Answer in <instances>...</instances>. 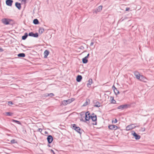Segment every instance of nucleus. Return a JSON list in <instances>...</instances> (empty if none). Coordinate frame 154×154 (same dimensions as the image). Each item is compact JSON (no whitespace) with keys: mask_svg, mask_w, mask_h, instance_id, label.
<instances>
[{"mask_svg":"<svg viewBox=\"0 0 154 154\" xmlns=\"http://www.w3.org/2000/svg\"><path fill=\"white\" fill-rule=\"evenodd\" d=\"M86 57H85L82 59V62L84 63H86L88 62V60Z\"/></svg>","mask_w":154,"mask_h":154,"instance_id":"nucleus-17","label":"nucleus"},{"mask_svg":"<svg viewBox=\"0 0 154 154\" xmlns=\"http://www.w3.org/2000/svg\"><path fill=\"white\" fill-rule=\"evenodd\" d=\"M132 134L134 137L135 139L136 140L139 139L140 137V136L139 135L137 134L135 132H134V131H133L132 132Z\"/></svg>","mask_w":154,"mask_h":154,"instance_id":"nucleus-7","label":"nucleus"},{"mask_svg":"<svg viewBox=\"0 0 154 154\" xmlns=\"http://www.w3.org/2000/svg\"><path fill=\"white\" fill-rule=\"evenodd\" d=\"M82 78V77L81 75H78L77 77L76 81L78 82H80Z\"/></svg>","mask_w":154,"mask_h":154,"instance_id":"nucleus-13","label":"nucleus"},{"mask_svg":"<svg viewBox=\"0 0 154 154\" xmlns=\"http://www.w3.org/2000/svg\"><path fill=\"white\" fill-rule=\"evenodd\" d=\"M112 89L114 90V89H116V88L115 87V86L114 85H113L112 86Z\"/></svg>","mask_w":154,"mask_h":154,"instance_id":"nucleus-41","label":"nucleus"},{"mask_svg":"<svg viewBox=\"0 0 154 154\" xmlns=\"http://www.w3.org/2000/svg\"><path fill=\"white\" fill-rule=\"evenodd\" d=\"M96 123L95 124V125H96Z\"/></svg>","mask_w":154,"mask_h":154,"instance_id":"nucleus-46","label":"nucleus"},{"mask_svg":"<svg viewBox=\"0 0 154 154\" xmlns=\"http://www.w3.org/2000/svg\"><path fill=\"white\" fill-rule=\"evenodd\" d=\"M13 2V1L12 0H7L6 1V4L9 6H11Z\"/></svg>","mask_w":154,"mask_h":154,"instance_id":"nucleus-10","label":"nucleus"},{"mask_svg":"<svg viewBox=\"0 0 154 154\" xmlns=\"http://www.w3.org/2000/svg\"><path fill=\"white\" fill-rule=\"evenodd\" d=\"M117 122V120L116 119H115L114 120L112 121V122H114L115 123H116Z\"/></svg>","mask_w":154,"mask_h":154,"instance_id":"nucleus-34","label":"nucleus"},{"mask_svg":"<svg viewBox=\"0 0 154 154\" xmlns=\"http://www.w3.org/2000/svg\"><path fill=\"white\" fill-rule=\"evenodd\" d=\"M85 113L84 112H82L80 113V115L81 116H83L84 115H85Z\"/></svg>","mask_w":154,"mask_h":154,"instance_id":"nucleus-33","label":"nucleus"},{"mask_svg":"<svg viewBox=\"0 0 154 154\" xmlns=\"http://www.w3.org/2000/svg\"><path fill=\"white\" fill-rule=\"evenodd\" d=\"M38 36V34L37 33H36L35 34H33V37H37Z\"/></svg>","mask_w":154,"mask_h":154,"instance_id":"nucleus-29","label":"nucleus"},{"mask_svg":"<svg viewBox=\"0 0 154 154\" xmlns=\"http://www.w3.org/2000/svg\"><path fill=\"white\" fill-rule=\"evenodd\" d=\"M89 99L87 100L86 102L83 104V106H85L87 105L89 102Z\"/></svg>","mask_w":154,"mask_h":154,"instance_id":"nucleus-24","label":"nucleus"},{"mask_svg":"<svg viewBox=\"0 0 154 154\" xmlns=\"http://www.w3.org/2000/svg\"><path fill=\"white\" fill-rule=\"evenodd\" d=\"M11 142L12 143H16V141L15 140L13 139L11 140Z\"/></svg>","mask_w":154,"mask_h":154,"instance_id":"nucleus-32","label":"nucleus"},{"mask_svg":"<svg viewBox=\"0 0 154 154\" xmlns=\"http://www.w3.org/2000/svg\"><path fill=\"white\" fill-rule=\"evenodd\" d=\"M94 42H91L90 44V46H92L94 45Z\"/></svg>","mask_w":154,"mask_h":154,"instance_id":"nucleus-38","label":"nucleus"},{"mask_svg":"<svg viewBox=\"0 0 154 154\" xmlns=\"http://www.w3.org/2000/svg\"><path fill=\"white\" fill-rule=\"evenodd\" d=\"M33 34H34V33L33 32H30V33H29V36H33Z\"/></svg>","mask_w":154,"mask_h":154,"instance_id":"nucleus-31","label":"nucleus"},{"mask_svg":"<svg viewBox=\"0 0 154 154\" xmlns=\"http://www.w3.org/2000/svg\"><path fill=\"white\" fill-rule=\"evenodd\" d=\"M92 120L94 122H96L97 120V118L96 115L91 116Z\"/></svg>","mask_w":154,"mask_h":154,"instance_id":"nucleus-14","label":"nucleus"},{"mask_svg":"<svg viewBox=\"0 0 154 154\" xmlns=\"http://www.w3.org/2000/svg\"><path fill=\"white\" fill-rule=\"evenodd\" d=\"M2 21L3 23L5 25H8L9 24V22L6 19H3L2 20Z\"/></svg>","mask_w":154,"mask_h":154,"instance_id":"nucleus-11","label":"nucleus"},{"mask_svg":"<svg viewBox=\"0 0 154 154\" xmlns=\"http://www.w3.org/2000/svg\"><path fill=\"white\" fill-rule=\"evenodd\" d=\"M13 121L15 122H16V123H17L18 124H20V122L19 121H18L17 120H13Z\"/></svg>","mask_w":154,"mask_h":154,"instance_id":"nucleus-30","label":"nucleus"},{"mask_svg":"<svg viewBox=\"0 0 154 154\" xmlns=\"http://www.w3.org/2000/svg\"><path fill=\"white\" fill-rule=\"evenodd\" d=\"M102 6H100L98 7L97 11L98 12L102 10Z\"/></svg>","mask_w":154,"mask_h":154,"instance_id":"nucleus-26","label":"nucleus"},{"mask_svg":"<svg viewBox=\"0 0 154 154\" xmlns=\"http://www.w3.org/2000/svg\"><path fill=\"white\" fill-rule=\"evenodd\" d=\"M134 74L137 79L142 81H145L146 78L143 75H140L138 72L135 71Z\"/></svg>","mask_w":154,"mask_h":154,"instance_id":"nucleus-1","label":"nucleus"},{"mask_svg":"<svg viewBox=\"0 0 154 154\" xmlns=\"http://www.w3.org/2000/svg\"><path fill=\"white\" fill-rule=\"evenodd\" d=\"M25 56V55L24 53H20L18 54V56L19 57H24Z\"/></svg>","mask_w":154,"mask_h":154,"instance_id":"nucleus-21","label":"nucleus"},{"mask_svg":"<svg viewBox=\"0 0 154 154\" xmlns=\"http://www.w3.org/2000/svg\"><path fill=\"white\" fill-rule=\"evenodd\" d=\"M8 105L10 106L11 105L13 104L12 102L11 101H8Z\"/></svg>","mask_w":154,"mask_h":154,"instance_id":"nucleus-36","label":"nucleus"},{"mask_svg":"<svg viewBox=\"0 0 154 154\" xmlns=\"http://www.w3.org/2000/svg\"><path fill=\"white\" fill-rule=\"evenodd\" d=\"M109 128L112 130H116L118 129V127L114 125H110L108 126Z\"/></svg>","mask_w":154,"mask_h":154,"instance_id":"nucleus-8","label":"nucleus"},{"mask_svg":"<svg viewBox=\"0 0 154 154\" xmlns=\"http://www.w3.org/2000/svg\"><path fill=\"white\" fill-rule=\"evenodd\" d=\"M49 53V51L47 50H45L44 52V57L46 58Z\"/></svg>","mask_w":154,"mask_h":154,"instance_id":"nucleus-16","label":"nucleus"},{"mask_svg":"<svg viewBox=\"0 0 154 154\" xmlns=\"http://www.w3.org/2000/svg\"><path fill=\"white\" fill-rule=\"evenodd\" d=\"M73 99H68L66 100H63L62 102V104L63 105H66L68 103H69L72 102L73 100Z\"/></svg>","mask_w":154,"mask_h":154,"instance_id":"nucleus-5","label":"nucleus"},{"mask_svg":"<svg viewBox=\"0 0 154 154\" xmlns=\"http://www.w3.org/2000/svg\"><path fill=\"white\" fill-rule=\"evenodd\" d=\"M28 36V34L27 33H26L25 34V35L22 36V39L23 40H25L26 39V38Z\"/></svg>","mask_w":154,"mask_h":154,"instance_id":"nucleus-20","label":"nucleus"},{"mask_svg":"<svg viewBox=\"0 0 154 154\" xmlns=\"http://www.w3.org/2000/svg\"><path fill=\"white\" fill-rule=\"evenodd\" d=\"M136 124H133L128 125L126 128V130L129 131L132 129L136 127H139L138 126H136Z\"/></svg>","mask_w":154,"mask_h":154,"instance_id":"nucleus-2","label":"nucleus"},{"mask_svg":"<svg viewBox=\"0 0 154 154\" xmlns=\"http://www.w3.org/2000/svg\"><path fill=\"white\" fill-rule=\"evenodd\" d=\"M54 96V94L51 93H50L49 94H47V95H46V96H47V97H48V96L53 97V96Z\"/></svg>","mask_w":154,"mask_h":154,"instance_id":"nucleus-28","label":"nucleus"},{"mask_svg":"<svg viewBox=\"0 0 154 154\" xmlns=\"http://www.w3.org/2000/svg\"><path fill=\"white\" fill-rule=\"evenodd\" d=\"M72 129L75 130L80 134L82 133V130L79 127L76 126L75 124H74L72 125Z\"/></svg>","mask_w":154,"mask_h":154,"instance_id":"nucleus-3","label":"nucleus"},{"mask_svg":"<svg viewBox=\"0 0 154 154\" xmlns=\"http://www.w3.org/2000/svg\"><path fill=\"white\" fill-rule=\"evenodd\" d=\"M5 114L6 116H11L13 115V113L9 112H5Z\"/></svg>","mask_w":154,"mask_h":154,"instance_id":"nucleus-19","label":"nucleus"},{"mask_svg":"<svg viewBox=\"0 0 154 154\" xmlns=\"http://www.w3.org/2000/svg\"><path fill=\"white\" fill-rule=\"evenodd\" d=\"M94 106V107H99L100 106V103L96 101Z\"/></svg>","mask_w":154,"mask_h":154,"instance_id":"nucleus-18","label":"nucleus"},{"mask_svg":"<svg viewBox=\"0 0 154 154\" xmlns=\"http://www.w3.org/2000/svg\"><path fill=\"white\" fill-rule=\"evenodd\" d=\"M51 151L52 152L53 154H55L54 151L52 150H51Z\"/></svg>","mask_w":154,"mask_h":154,"instance_id":"nucleus-44","label":"nucleus"},{"mask_svg":"<svg viewBox=\"0 0 154 154\" xmlns=\"http://www.w3.org/2000/svg\"><path fill=\"white\" fill-rule=\"evenodd\" d=\"M47 139L48 143H50L52 141L53 138L51 135H49L47 137Z\"/></svg>","mask_w":154,"mask_h":154,"instance_id":"nucleus-9","label":"nucleus"},{"mask_svg":"<svg viewBox=\"0 0 154 154\" xmlns=\"http://www.w3.org/2000/svg\"><path fill=\"white\" fill-rule=\"evenodd\" d=\"M142 130L143 131H145V128H142Z\"/></svg>","mask_w":154,"mask_h":154,"instance_id":"nucleus-42","label":"nucleus"},{"mask_svg":"<svg viewBox=\"0 0 154 154\" xmlns=\"http://www.w3.org/2000/svg\"><path fill=\"white\" fill-rule=\"evenodd\" d=\"M92 83V79H90L88 81V83H87V86L88 87H90L91 86V85Z\"/></svg>","mask_w":154,"mask_h":154,"instance_id":"nucleus-12","label":"nucleus"},{"mask_svg":"<svg viewBox=\"0 0 154 154\" xmlns=\"http://www.w3.org/2000/svg\"><path fill=\"white\" fill-rule=\"evenodd\" d=\"M129 9H130V8H126L125 11H128L129 10Z\"/></svg>","mask_w":154,"mask_h":154,"instance_id":"nucleus-37","label":"nucleus"},{"mask_svg":"<svg viewBox=\"0 0 154 154\" xmlns=\"http://www.w3.org/2000/svg\"><path fill=\"white\" fill-rule=\"evenodd\" d=\"M44 31V29L43 28H40L39 30V32L41 34H42L43 32Z\"/></svg>","mask_w":154,"mask_h":154,"instance_id":"nucleus-25","label":"nucleus"},{"mask_svg":"<svg viewBox=\"0 0 154 154\" xmlns=\"http://www.w3.org/2000/svg\"><path fill=\"white\" fill-rule=\"evenodd\" d=\"M42 131V130L41 128H39L38 129V131L40 132H41Z\"/></svg>","mask_w":154,"mask_h":154,"instance_id":"nucleus-39","label":"nucleus"},{"mask_svg":"<svg viewBox=\"0 0 154 154\" xmlns=\"http://www.w3.org/2000/svg\"><path fill=\"white\" fill-rule=\"evenodd\" d=\"M85 119L87 121H88L90 119L91 116L90 115L89 112H86L85 114Z\"/></svg>","mask_w":154,"mask_h":154,"instance_id":"nucleus-6","label":"nucleus"},{"mask_svg":"<svg viewBox=\"0 0 154 154\" xmlns=\"http://www.w3.org/2000/svg\"><path fill=\"white\" fill-rule=\"evenodd\" d=\"M129 106V105L128 104H125L123 105H120L119 106L117 109H120L121 110H123L124 109H126L128 108Z\"/></svg>","mask_w":154,"mask_h":154,"instance_id":"nucleus-4","label":"nucleus"},{"mask_svg":"<svg viewBox=\"0 0 154 154\" xmlns=\"http://www.w3.org/2000/svg\"><path fill=\"white\" fill-rule=\"evenodd\" d=\"M126 17H125L123 18V17H122V18H121V19L120 20V21H123L124 20H125Z\"/></svg>","mask_w":154,"mask_h":154,"instance_id":"nucleus-35","label":"nucleus"},{"mask_svg":"<svg viewBox=\"0 0 154 154\" xmlns=\"http://www.w3.org/2000/svg\"><path fill=\"white\" fill-rule=\"evenodd\" d=\"M15 6L19 10L21 8V6L20 4L17 2L15 3Z\"/></svg>","mask_w":154,"mask_h":154,"instance_id":"nucleus-15","label":"nucleus"},{"mask_svg":"<svg viewBox=\"0 0 154 154\" xmlns=\"http://www.w3.org/2000/svg\"><path fill=\"white\" fill-rule=\"evenodd\" d=\"M21 1L23 2L24 3H25L26 2V0H21Z\"/></svg>","mask_w":154,"mask_h":154,"instance_id":"nucleus-40","label":"nucleus"},{"mask_svg":"<svg viewBox=\"0 0 154 154\" xmlns=\"http://www.w3.org/2000/svg\"><path fill=\"white\" fill-rule=\"evenodd\" d=\"M89 54H88L85 57H86V58H88V57L89 56Z\"/></svg>","mask_w":154,"mask_h":154,"instance_id":"nucleus-43","label":"nucleus"},{"mask_svg":"<svg viewBox=\"0 0 154 154\" xmlns=\"http://www.w3.org/2000/svg\"><path fill=\"white\" fill-rule=\"evenodd\" d=\"M110 99H111V103H115L116 101L112 97H111Z\"/></svg>","mask_w":154,"mask_h":154,"instance_id":"nucleus-23","label":"nucleus"},{"mask_svg":"<svg viewBox=\"0 0 154 154\" xmlns=\"http://www.w3.org/2000/svg\"><path fill=\"white\" fill-rule=\"evenodd\" d=\"M33 23L35 24H37L39 23V21L38 19H36L33 20Z\"/></svg>","mask_w":154,"mask_h":154,"instance_id":"nucleus-22","label":"nucleus"},{"mask_svg":"<svg viewBox=\"0 0 154 154\" xmlns=\"http://www.w3.org/2000/svg\"><path fill=\"white\" fill-rule=\"evenodd\" d=\"M114 91L116 95L119 93V91L117 90V88L116 89H114Z\"/></svg>","mask_w":154,"mask_h":154,"instance_id":"nucleus-27","label":"nucleus"},{"mask_svg":"<svg viewBox=\"0 0 154 154\" xmlns=\"http://www.w3.org/2000/svg\"><path fill=\"white\" fill-rule=\"evenodd\" d=\"M3 51V49L0 48V52H2Z\"/></svg>","mask_w":154,"mask_h":154,"instance_id":"nucleus-45","label":"nucleus"}]
</instances>
